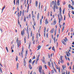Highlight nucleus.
<instances>
[{"instance_id": "nucleus-33", "label": "nucleus", "mask_w": 74, "mask_h": 74, "mask_svg": "<svg viewBox=\"0 0 74 74\" xmlns=\"http://www.w3.org/2000/svg\"><path fill=\"white\" fill-rule=\"evenodd\" d=\"M42 74H45V73H44V70H42Z\"/></svg>"}, {"instance_id": "nucleus-3", "label": "nucleus", "mask_w": 74, "mask_h": 74, "mask_svg": "<svg viewBox=\"0 0 74 74\" xmlns=\"http://www.w3.org/2000/svg\"><path fill=\"white\" fill-rule=\"evenodd\" d=\"M60 61H61L60 63H63V61L62 60V56H60Z\"/></svg>"}, {"instance_id": "nucleus-8", "label": "nucleus", "mask_w": 74, "mask_h": 74, "mask_svg": "<svg viewBox=\"0 0 74 74\" xmlns=\"http://www.w3.org/2000/svg\"><path fill=\"white\" fill-rule=\"evenodd\" d=\"M35 5L37 7L38 6V1H36L35 3Z\"/></svg>"}, {"instance_id": "nucleus-60", "label": "nucleus", "mask_w": 74, "mask_h": 74, "mask_svg": "<svg viewBox=\"0 0 74 74\" xmlns=\"http://www.w3.org/2000/svg\"><path fill=\"white\" fill-rule=\"evenodd\" d=\"M65 4H66V2H63V4L64 5H65Z\"/></svg>"}, {"instance_id": "nucleus-30", "label": "nucleus", "mask_w": 74, "mask_h": 74, "mask_svg": "<svg viewBox=\"0 0 74 74\" xmlns=\"http://www.w3.org/2000/svg\"><path fill=\"white\" fill-rule=\"evenodd\" d=\"M22 11L21 10L20 13V16H21V15L22 14Z\"/></svg>"}, {"instance_id": "nucleus-24", "label": "nucleus", "mask_w": 74, "mask_h": 74, "mask_svg": "<svg viewBox=\"0 0 74 74\" xmlns=\"http://www.w3.org/2000/svg\"><path fill=\"white\" fill-rule=\"evenodd\" d=\"M27 50H26V53H25V56H27Z\"/></svg>"}, {"instance_id": "nucleus-63", "label": "nucleus", "mask_w": 74, "mask_h": 74, "mask_svg": "<svg viewBox=\"0 0 74 74\" xmlns=\"http://www.w3.org/2000/svg\"><path fill=\"white\" fill-rule=\"evenodd\" d=\"M64 41L65 42H66V41H66V40H65V39H64Z\"/></svg>"}, {"instance_id": "nucleus-48", "label": "nucleus", "mask_w": 74, "mask_h": 74, "mask_svg": "<svg viewBox=\"0 0 74 74\" xmlns=\"http://www.w3.org/2000/svg\"><path fill=\"white\" fill-rule=\"evenodd\" d=\"M35 58H36V57H35V56H34L33 57V59H35Z\"/></svg>"}, {"instance_id": "nucleus-11", "label": "nucleus", "mask_w": 74, "mask_h": 74, "mask_svg": "<svg viewBox=\"0 0 74 74\" xmlns=\"http://www.w3.org/2000/svg\"><path fill=\"white\" fill-rule=\"evenodd\" d=\"M56 21L55 19L54 20V21H53L54 25H55H55H56Z\"/></svg>"}, {"instance_id": "nucleus-42", "label": "nucleus", "mask_w": 74, "mask_h": 74, "mask_svg": "<svg viewBox=\"0 0 74 74\" xmlns=\"http://www.w3.org/2000/svg\"><path fill=\"white\" fill-rule=\"evenodd\" d=\"M29 63H31L32 62V60L31 59H30L29 60Z\"/></svg>"}, {"instance_id": "nucleus-53", "label": "nucleus", "mask_w": 74, "mask_h": 74, "mask_svg": "<svg viewBox=\"0 0 74 74\" xmlns=\"http://www.w3.org/2000/svg\"><path fill=\"white\" fill-rule=\"evenodd\" d=\"M28 29H29V27L28 26H27V31H28Z\"/></svg>"}, {"instance_id": "nucleus-43", "label": "nucleus", "mask_w": 74, "mask_h": 74, "mask_svg": "<svg viewBox=\"0 0 74 74\" xmlns=\"http://www.w3.org/2000/svg\"><path fill=\"white\" fill-rule=\"evenodd\" d=\"M45 60V57H44V56H43V59L42 60Z\"/></svg>"}, {"instance_id": "nucleus-16", "label": "nucleus", "mask_w": 74, "mask_h": 74, "mask_svg": "<svg viewBox=\"0 0 74 74\" xmlns=\"http://www.w3.org/2000/svg\"><path fill=\"white\" fill-rule=\"evenodd\" d=\"M59 0H58L57 1V3L58 5H60V3H59Z\"/></svg>"}, {"instance_id": "nucleus-25", "label": "nucleus", "mask_w": 74, "mask_h": 74, "mask_svg": "<svg viewBox=\"0 0 74 74\" xmlns=\"http://www.w3.org/2000/svg\"><path fill=\"white\" fill-rule=\"evenodd\" d=\"M18 66H19V63H18L17 64V65H16L17 69H18Z\"/></svg>"}, {"instance_id": "nucleus-38", "label": "nucleus", "mask_w": 74, "mask_h": 74, "mask_svg": "<svg viewBox=\"0 0 74 74\" xmlns=\"http://www.w3.org/2000/svg\"><path fill=\"white\" fill-rule=\"evenodd\" d=\"M16 61H18V56H16Z\"/></svg>"}, {"instance_id": "nucleus-56", "label": "nucleus", "mask_w": 74, "mask_h": 74, "mask_svg": "<svg viewBox=\"0 0 74 74\" xmlns=\"http://www.w3.org/2000/svg\"><path fill=\"white\" fill-rule=\"evenodd\" d=\"M56 7V5H55V4L53 6V8H55Z\"/></svg>"}, {"instance_id": "nucleus-58", "label": "nucleus", "mask_w": 74, "mask_h": 74, "mask_svg": "<svg viewBox=\"0 0 74 74\" xmlns=\"http://www.w3.org/2000/svg\"><path fill=\"white\" fill-rule=\"evenodd\" d=\"M27 32L28 34H29V31L28 30V31H27Z\"/></svg>"}, {"instance_id": "nucleus-29", "label": "nucleus", "mask_w": 74, "mask_h": 74, "mask_svg": "<svg viewBox=\"0 0 74 74\" xmlns=\"http://www.w3.org/2000/svg\"><path fill=\"white\" fill-rule=\"evenodd\" d=\"M59 15H60V18H61V21H62V14H60Z\"/></svg>"}, {"instance_id": "nucleus-19", "label": "nucleus", "mask_w": 74, "mask_h": 74, "mask_svg": "<svg viewBox=\"0 0 74 74\" xmlns=\"http://www.w3.org/2000/svg\"><path fill=\"white\" fill-rule=\"evenodd\" d=\"M52 49L53 51H55V47L54 46H53L52 48Z\"/></svg>"}, {"instance_id": "nucleus-12", "label": "nucleus", "mask_w": 74, "mask_h": 74, "mask_svg": "<svg viewBox=\"0 0 74 74\" xmlns=\"http://www.w3.org/2000/svg\"><path fill=\"white\" fill-rule=\"evenodd\" d=\"M29 67L30 69H32V67L31 66V65L30 64H29Z\"/></svg>"}, {"instance_id": "nucleus-21", "label": "nucleus", "mask_w": 74, "mask_h": 74, "mask_svg": "<svg viewBox=\"0 0 74 74\" xmlns=\"http://www.w3.org/2000/svg\"><path fill=\"white\" fill-rule=\"evenodd\" d=\"M5 5H4V6L3 7L2 10V13L3 12V10H4V9L5 8Z\"/></svg>"}, {"instance_id": "nucleus-34", "label": "nucleus", "mask_w": 74, "mask_h": 74, "mask_svg": "<svg viewBox=\"0 0 74 74\" xmlns=\"http://www.w3.org/2000/svg\"><path fill=\"white\" fill-rule=\"evenodd\" d=\"M24 64H26V61H25V58L24 59Z\"/></svg>"}, {"instance_id": "nucleus-10", "label": "nucleus", "mask_w": 74, "mask_h": 74, "mask_svg": "<svg viewBox=\"0 0 74 74\" xmlns=\"http://www.w3.org/2000/svg\"><path fill=\"white\" fill-rule=\"evenodd\" d=\"M39 15H40V13H38V14H37V16L38 20V19H39Z\"/></svg>"}, {"instance_id": "nucleus-22", "label": "nucleus", "mask_w": 74, "mask_h": 74, "mask_svg": "<svg viewBox=\"0 0 74 74\" xmlns=\"http://www.w3.org/2000/svg\"><path fill=\"white\" fill-rule=\"evenodd\" d=\"M48 66L49 67H50V66H51V63H50V62H48Z\"/></svg>"}, {"instance_id": "nucleus-49", "label": "nucleus", "mask_w": 74, "mask_h": 74, "mask_svg": "<svg viewBox=\"0 0 74 74\" xmlns=\"http://www.w3.org/2000/svg\"><path fill=\"white\" fill-rule=\"evenodd\" d=\"M58 18H60V17L59 16H59V14H58Z\"/></svg>"}, {"instance_id": "nucleus-39", "label": "nucleus", "mask_w": 74, "mask_h": 74, "mask_svg": "<svg viewBox=\"0 0 74 74\" xmlns=\"http://www.w3.org/2000/svg\"><path fill=\"white\" fill-rule=\"evenodd\" d=\"M51 73L52 74H53V73H54V71H53V70H52L51 71Z\"/></svg>"}, {"instance_id": "nucleus-17", "label": "nucleus", "mask_w": 74, "mask_h": 74, "mask_svg": "<svg viewBox=\"0 0 74 74\" xmlns=\"http://www.w3.org/2000/svg\"><path fill=\"white\" fill-rule=\"evenodd\" d=\"M41 5V3L40 2H39V6H38V8H39V10L40 9V5Z\"/></svg>"}, {"instance_id": "nucleus-9", "label": "nucleus", "mask_w": 74, "mask_h": 74, "mask_svg": "<svg viewBox=\"0 0 74 74\" xmlns=\"http://www.w3.org/2000/svg\"><path fill=\"white\" fill-rule=\"evenodd\" d=\"M16 4H18V5H19V0H16Z\"/></svg>"}, {"instance_id": "nucleus-32", "label": "nucleus", "mask_w": 74, "mask_h": 74, "mask_svg": "<svg viewBox=\"0 0 74 74\" xmlns=\"http://www.w3.org/2000/svg\"><path fill=\"white\" fill-rule=\"evenodd\" d=\"M69 8H71V4H69Z\"/></svg>"}, {"instance_id": "nucleus-57", "label": "nucleus", "mask_w": 74, "mask_h": 74, "mask_svg": "<svg viewBox=\"0 0 74 74\" xmlns=\"http://www.w3.org/2000/svg\"><path fill=\"white\" fill-rule=\"evenodd\" d=\"M46 10H47V7H45V11H46Z\"/></svg>"}, {"instance_id": "nucleus-37", "label": "nucleus", "mask_w": 74, "mask_h": 74, "mask_svg": "<svg viewBox=\"0 0 74 74\" xmlns=\"http://www.w3.org/2000/svg\"><path fill=\"white\" fill-rule=\"evenodd\" d=\"M60 28H59L58 29L59 34L60 33Z\"/></svg>"}, {"instance_id": "nucleus-5", "label": "nucleus", "mask_w": 74, "mask_h": 74, "mask_svg": "<svg viewBox=\"0 0 74 74\" xmlns=\"http://www.w3.org/2000/svg\"><path fill=\"white\" fill-rule=\"evenodd\" d=\"M32 20L33 21H34V18H35V16L33 14H32Z\"/></svg>"}, {"instance_id": "nucleus-44", "label": "nucleus", "mask_w": 74, "mask_h": 74, "mask_svg": "<svg viewBox=\"0 0 74 74\" xmlns=\"http://www.w3.org/2000/svg\"><path fill=\"white\" fill-rule=\"evenodd\" d=\"M23 52H22V51H21V56L23 55Z\"/></svg>"}, {"instance_id": "nucleus-46", "label": "nucleus", "mask_w": 74, "mask_h": 74, "mask_svg": "<svg viewBox=\"0 0 74 74\" xmlns=\"http://www.w3.org/2000/svg\"><path fill=\"white\" fill-rule=\"evenodd\" d=\"M62 67L63 68V69L64 70V65H62Z\"/></svg>"}, {"instance_id": "nucleus-51", "label": "nucleus", "mask_w": 74, "mask_h": 74, "mask_svg": "<svg viewBox=\"0 0 74 74\" xmlns=\"http://www.w3.org/2000/svg\"><path fill=\"white\" fill-rule=\"evenodd\" d=\"M65 39L66 40V41H68V39L66 37L65 38Z\"/></svg>"}, {"instance_id": "nucleus-62", "label": "nucleus", "mask_w": 74, "mask_h": 74, "mask_svg": "<svg viewBox=\"0 0 74 74\" xmlns=\"http://www.w3.org/2000/svg\"><path fill=\"white\" fill-rule=\"evenodd\" d=\"M51 48H52V47H50L49 48V49H51Z\"/></svg>"}, {"instance_id": "nucleus-35", "label": "nucleus", "mask_w": 74, "mask_h": 74, "mask_svg": "<svg viewBox=\"0 0 74 74\" xmlns=\"http://www.w3.org/2000/svg\"><path fill=\"white\" fill-rule=\"evenodd\" d=\"M51 65H52V66L53 68V62H51Z\"/></svg>"}, {"instance_id": "nucleus-1", "label": "nucleus", "mask_w": 74, "mask_h": 74, "mask_svg": "<svg viewBox=\"0 0 74 74\" xmlns=\"http://www.w3.org/2000/svg\"><path fill=\"white\" fill-rule=\"evenodd\" d=\"M16 42L17 43V45L18 46V48H19V47L21 45V41L19 40H19H18V38H17V40L16 41Z\"/></svg>"}, {"instance_id": "nucleus-55", "label": "nucleus", "mask_w": 74, "mask_h": 74, "mask_svg": "<svg viewBox=\"0 0 74 74\" xmlns=\"http://www.w3.org/2000/svg\"><path fill=\"white\" fill-rule=\"evenodd\" d=\"M52 12H51V13H50V16H52Z\"/></svg>"}, {"instance_id": "nucleus-54", "label": "nucleus", "mask_w": 74, "mask_h": 74, "mask_svg": "<svg viewBox=\"0 0 74 74\" xmlns=\"http://www.w3.org/2000/svg\"><path fill=\"white\" fill-rule=\"evenodd\" d=\"M65 59H66V60H67V56H65Z\"/></svg>"}, {"instance_id": "nucleus-23", "label": "nucleus", "mask_w": 74, "mask_h": 74, "mask_svg": "<svg viewBox=\"0 0 74 74\" xmlns=\"http://www.w3.org/2000/svg\"><path fill=\"white\" fill-rule=\"evenodd\" d=\"M71 1L72 2V5H74V1H73V0H71Z\"/></svg>"}, {"instance_id": "nucleus-41", "label": "nucleus", "mask_w": 74, "mask_h": 74, "mask_svg": "<svg viewBox=\"0 0 74 74\" xmlns=\"http://www.w3.org/2000/svg\"><path fill=\"white\" fill-rule=\"evenodd\" d=\"M47 14V16H49V12H48Z\"/></svg>"}, {"instance_id": "nucleus-36", "label": "nucleus", "mask_w": 74, "mask_h": 74, "mask_svg": "<svg viewBox=\"0 0 74 74\" xmlns=\"http://www.w3.org/2000/svg\"><path fill=\"white\" fill-rule=\"evenodd\" d=\"M31 44V43H30V44H29V46H28L29 49H30V47Z\"/></svg>"}, {"instance_id": "nucleus-18", "label": "nucleus", "mask_w": 74, "mask_h": 74, "mask_svg": "<svg viewBox=\"0 0 74 74\" xmlns=\"http://www.w3.org/2000/svg\"><path fill=\"white\" fill-rule=\"evenodd\" d=\"M26 16H24V22H26Z\"/></svg>"}, {"instance_id": "nucleus-31", "label": "nucleus", "mask_w": 74, "mask_h": 74, "mask_svg": "<svg viewBox=\"0 0 74 74\" xmlns=\"http://www.w3.org/2000/svg\"><path fill=\"white\" fill-rule=\"evenodd\" d=\"M44 66L45 69H47V65H45Z\"/></svg>"}, {"instance_id": "nucleus-26", "label": "nucleus", "mask_w": 74, "mask_h": 74, "mask_svg": "<svg viewBox=\"0 0 74 74\" xmlns=\"http://www.w3.org/2000/svg\"><path fill=\"white\" fill-rule=\"evenodd\" d=\"M65 11V9H64L63 10V14H64V11Z\"/></svg>"}, {"instance_id": "nucleus-7", "label": "nucleus", "mask_w": 74, "mask_h": 74, "mask_svg": "<svg viewBox=\"0 0 74 74\" xmlns=\"http://www.w3.org/2000/svg\"><path fill=\"white\" fill-rule=\"evenodd\" d=\"M58 19L59 20L58 22L59 23H60V21H62V18L60 17V18H58Z\"/></svg>"}, {"instance_id": "nucleus-6", "label": "nucleus", "mask_w": 74, "mask_h": 74, "mask_svg": "<svg viewBox=\"0 0 74 74\" xmlns=\"http://www.w3.org/2000/svg\"><path fill=\"white\" fill-rule=\"evenodd\" d=\"M21 34L22 35H23V34H25V29H23V31H21Z\"/></svg>"}, {"instance_id": "nucleus-59", "label": "nucleus", "mask_w": 74, "mask_h": 74, "mask_svg": "<svg viewBox=\"0 0 74 74\" xmlns=\"http://www.w3.org/2000/svg\"><path fill=\"white\" fill-rule=\"evenodd\" d=\"M72 13L73 14V15H74V12L73 10H72Z\"/></svg>"}, {"instance_id": "nucleus-45", "label": "nucleus", "mask_w": 74, "mask_h": 74, "mask_svg": "<svg viewBox=\"0 0 74 74\" xmlns=\"http://www.w3.org/2000/svg\"><path fill=\"white\" fill-rule=\"evenodd\" d=\"M71 8L72 10H74V7H73V6H71Z\"/></svg>"}, {"instance_id": "nucleus-20", "label": "nucleus", "mask_w": 74, "mask_h": 74, "mask_svg": "<svg viewBox=\"0 0 74 74\" xmlns=\"http://www.w3.org/2000/svg\"><path fill=\"white\" fill-rule=\"evenodd\" d=\"M28 18H31V14H29L28 15Z\"/></svg>"}, {"instance_id": "nucleus-64", "label": "nucleus", "mask_w": 74, "mask_h": 74, "mask_svg": "<svg viewBox=\"0 0 74 74\" xmlns=\"http://www.w3.org/2000/svg\"><path fill=\"white\" fill-rule=\"evenodd\" d=\"M53 31H52V30H51V33H53Z\"/></svg>"}, {"instance_id": "nucleus-15", "label": "nucleus", "mask_w": 74, "mask_h": 74, "mask_svg": "<svg viewBox=\"0 0 74 74\" xmlns=\"http://www.w3.org/2000/svg\"><path fill=\"white\" fill-rule=\"evenodd\" d=\"M62 43H63V44H64V45H66V43H65V42L64 41H62Z\"/></svg>"}, {"instance_id": "nucleus-28", "label": "nucleus", "mask_w": 74, "mask_h": 74, "mask_svg": "<svg viewBox=\"0 0 74 74\" xmlns=\"http://www.w3.org/2000/svg\"><path fill=\"white\" fill-rule=\"evenodd\" d=\"M38 48L39 49H40L41 47H40V45H38Z\"/></svg>"}, {"instance_id": "nucleus-61", "label": "nucleus", "mask_w": 74, "mask_h": 74, "mask_svg": "<svg viewBox=\"0 0 74 74\" xmlns=\"http://www.w3.org/2000/svg\"><path fill=\"white\" fill-rule=\"evenodd\" d=\"M24 41L25 42V43H26V38H24Z\"/></svg>"}, {"instance_id": "nucleus-14", "label": "nucleus", "mask_w": 74, "mask_h": 74, "mask_svg": "<svg viewBox=\"0 0 74 74\" xmlns=\"http://www.w3.org/2000/svg\"><path fill=\"white\" fill-rule=\"evenodd\" d=\"M25 12V11L24 10H23V12H22V16H24V13Z\"/></svg>"}, {"instance_id": "nucleus-40", "label": "nucleus", "mask_w": 74, "mask_h": 74, "mask_svg": "<svg viewBox=\"0 0 74 74\" xmlns=\"http://www.w3.org/2000/svg\"><path fill=\"white\" fill-rule=\"evenodd\" d=\"M36 61L35 60H34L33 61V62H32V64H34V62H35Z\"/></svg>"}, {"instance_id": "nucleus-47", "label": "nucleus", "mask_w": 74, "mask_h": 74, "mask_svg": "<svg viewBox=\"0 0 74 74\" xmlns=\"http://www.w3.org/2000/svg\"><path fill=\"white\" fill-rule=\"evenodd\" d=\"M14 5H15V0H14Z\"/></svg>"}, {"instance_id": "nucleus-13", "label": "nucleus", "mask_w": 74, "mask_h": 74, "mask_svg": "<svg viewBox=\"0 0 74 74\" xmlns=\"http://www.w3.org/2000/svg\"><path fill=\"white\" fill-rule=\"evenodd\" d=\"M45 23L46 25H47V24H48V21H47V19H46L45 20Z\"/></svg>"}, {"instance_id": "nucleus-52", "label": "nucleus", "mask_w": 74, "mask_h": 74, "mask_svg": "<svg viewBox=\"0 0 74 74\" xmlns=\"http://www.w3.org/2000/svg\"><path fill=\"white\" fill-rule=\"evenodd\" d=\"M54 4H55V5H56V1H55Z\"/></svg>"}, {"instance_id": "nucleus-50", "label": "nucleus", "mask_w": 74, "mask_h": 74, "mask_svg": "<svg viewBox=\"0 0 74 74\" xmlns=\"http://www.w3.org/2000/svg\"><path fill=\"white\" fill-rule=\"evenodd\" d=\"M65 20H66V16H64V21Z\"/></svg>"}, {"instance_id": "nucleus-4", "label": "nucleus", "mask_w": 74, "mask_h": 74, "mask_svg": "<svg viewBox=\"0 0 74 74\" xmlns=\"http://www.w3.org/2000/svg\"><path fill=\"white\" fill-rule=\"evenodd\" d=\"M66 53L67 56L69 57V56H70V52H69V51H68V52L67 51H66Z\"/></svg>"}, {"instance_id": "nucleus-2", "label": "nucleus", "mask_w": 74, "mask_h": 74, "mask_svg": "<svg viewBox=\"0 0 74 74\" xmlns=\"http://www.w3.org/2000/svg\"><path fill=\"white\" fill-rule=\"evenodd\" d=\"M42 70V67L41 66V65H40V66H39V73H40V74H41Z\"/></svg>"}, {"instance_id": "nucleus-27", "label": "nucleus", "mask_w": 74, "mask_h": 74, "mask_svg": "<svg viewBox=\"0 0 74 74\" xmlns=\"http://www.w3.org/2000/svg\"><path fill=\"white\" fill-rule=\"evenodd\" d=\"M6 49L7 51V52H8V48L7 47H6Z\"/></svg>"}]
</instances>
